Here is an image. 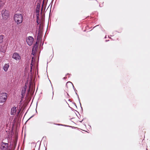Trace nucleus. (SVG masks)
<instances>
[{
    "mask_svg": "<svg viewBox=\"0 0 150 150\" xmlns=\"http://www.w3.org/2000/svg\"><path fill=\"white\" fill-rule=\"evenodd\" d=\"M13 58L19 61L21 59V57L19 54L17 53H14L13 55Z\"/></svg>",
    "mask_w": 150,
    "mask_h": 150,
    "instance_id": "39448f33",
    "label": "nucleus"
},
{
    "mask_svg": "<svg viewBox=\"0 0 150 150\" xmlns=\"http://www.w3.org/2000/svg\"><path fill=\"white\" fill-rule=\"evenodd\" d=\"M5 4L4 0H0V7H2Z\"/></svg>",
    "mask_w": 150,
    "mask_h": 150,
    "instance_id": "4468645a",
    "label": "nucleus"
},
{
    "mask_svg": "<svg viewBox=\"0 0 150 150\" xmlns=\"http://www.w3.org/2000/svg\"><path fill=\"white\" fill-rule=\"evenodd\" d=\"M66 86L67 88H70L73 86V84L71 82L69 81L66 83Z\"/></svg>",
    "mask_w": 150,
    "mask_h": 150,
    "instance_id": "1a4fd4ad",
    "label": "nucleus"
},
{
    "mask_svg": "<svg viewBox=\"0 0 150 150\" xmlns=\"http://www.w3.org/2000/svg\"><path fill=\"white\" fill-rule=\"evenodd\" d=\"M53 93H51L50 94L48 95L47 96V98L49 100H52L53 98Z\"/></svg>",
    "mask_w": 150,
    "mask_h": 150,
    "instance_id": "f8f14e48",
    "label": "nucleus"
},
{
    "mask_svg": "<svg viewBox=\"0 0 150 150\" xmlns=\"http://www.w3.org/2000/svg\"><path fill=\"white\" fill-rule=\"evenodd\" d=\"M34 40V38L32 37L29 36L27 38L26 42L28 45L31 46L33 44Z\"/></svg>",
    "mask_w": 150,
    "mask_h": 150,
    "instance_id": "20e7f679",
    "label": "nucleus"
},
{
    "mask_svg": "<svg viewBox=\"0 0 150 150\" xmlns=\"http://www.w3.org/2000/svg\"><path fill=\"white\" fill-rule=\"evenodd\" d=\"M33 57H32V61H31V63L30 64V67H31V70H30V71H32V66H33Z\"/></svg>",
    "mask_w": 150,
    "mask_h": 150,
    "instance_id": "6ab92c4d",
    "label": "nucleus"
},
{
    "mask_svg": "<svg viewBox=\"0 0 150 150\" xmlns=\"http://www.w3.org/2000/svg\"><path fill=\"white\" fill-rule=\"evenodd\" d=\"M27 86L25 85L22 89L21 92L22 98H23L24 96H25V92L26 91V89L27 88Z\"/></svg>",
    "mask_w": 150,
    "mask_h": 150,
    "instance_id": "6e6552de",
    "label": "nucleus"
},
{
    "mask_svg": "<svg viewBox=\"0 0 150 150\" xmlns=\"http://www.w3.org/2000/svg\"><path fill=\"white\" fill-rule=\"evenodd\" d=\"M36 51V50H35L32 49V54L33 55H34L35 54Z\"/></svg>",
    "mask_w": 150,
    "mask_h": 150,
    "instance_id": "a211bd4d",
    "label": "nucleus"
},
{
    "mask_svg": "<svg viewBox=\"0 0 150 150\" xmlns=\"http://www.w3.org/2000/svg\"><path fill=\"white\" fill-rule=\"evenodd\" d=\"M39 14H36V17H37V23L38 24H40V19L39 18Z\"/></svg>",
    "mask_w": 150,
    "mask_h": 150,
    "instance_id": "dca6fc26",
    "label": "nucleus"
},
{
    "mask_svg": "<svg viewBox=\"0 0 150 150\" xmlns=\"http://www.w3.org/2000/svg\"><path fill=\"white\" fill-rule=\"evenodd\" d=\"M38 44L37 42H36L35 43V44L34 45V46L33 47V49H34V50H37V48H38Z\"/></svg>",
    "mask_w": 150,
    "mask_h": 150,
    "instance_id": "2eb2a0df",
    "label": "nucleus"
},
{
    "mask_svg": "<svg viewBox=\"0 0 150 150\" xmlns=\"http://www.w3.org/2000/svg\"><path fill=\"white\" fill-rule=\"evenodd\" d=\"M3 35H0V43H1L3 40Z\"/></svg>",
    "mask_w": 150,
    "mask_h": 150,
    "instance_id": "f3484780",
    "label": "nucleus"
},
{
    "mask_svg": "<svg viewBox=\"0 0 150 150\" xmlns=\"http://www.w3.org/2000/svg\"><path fill=\"white\" fill-rule=\"evenodd\" d=\"M9 67L8 64H6L3 67V69L5 71H7Z\"/></svg>",
    "mask_w": 150,
    "mask_h": 150,
    "instance_id": "9d476101",
    "label": "nucleus"
},
{
    "mask_svg": "<svg viewBox=\"0 0 150 150\" xmlns=\"http://www.w3.org/2000/svg\"><path fill=\"white\" fill-rule=\"evenodd\" d=\"M18 109V108L14 107L11 109V115H15L16 111Z\"/></svg>",
    "mask_w": 150,
    "mask_h": 150,
    "instance_id": "423d86ee",
    "label": "nucleus"
},
{
    "mask_svg": "<svg viewBox=\"0 0 150 150\" xmlns=\"http://www.w3.org/2000/svg\"><path fill=\"white\" fill-rule=\"evenodd\" d=\"M40 5H38L37 6L36 9V10H35V12H36V14L39 15V12H40Z\"/></svg>",
    "mask_w": 150,
    "mask_h": 150,
    "instance_id": "9b49d317",
    "label": "nucleus"
},
{
    "mask_svg": "<svg viewBox=\"0 0 150 150\" xmlns=\"http://www.w3.org/2000/svg\"><path fill=\"white\" fill-rule=\"evenodd\" d=\"M29 91H30V89H28V93H27V94H28L29 93Z\"/></svg>",
    "mask_w": 150,
    "mask_h": 150,
    "instance_id": "aec40b11",
    "label": "nucleus"
},
{
    "mask_svg": "<svg viewBox=\"0 0 150 150\" xmlns=\"http://www.w3.org/2000/svg\"><path fill=\"white\" fill-rule=\"evenodd\" d=\"M1 14L3 19H6L9 16V12L6 9H4L2 11Z\"/></svg>",
    "mask_w": 150,
    "mask_h": 150,
    "instance_id": "7ed1b4c3",
    "label": "nucleus"
},
{
    "mask_svg": "<svg viewBox=\"0 0 150 150\" xmlns=\"http://www.w3.org/2000/svg\"><path fill=\"white\" fill-rule=\"evenodd\" d=\"M8 144L4 143L1 147V150H8Z\"/></svg>",
    "mask_w": 150,
    "mask_h": 150,
    "instance_id": "0eeeda50",
    "label": "nucleus"
},
{
    "mask_svg": "<svg viewBox=\"0 0 150 150\" xmlns=\"http://www.w3.org/2000/svg\"><path fill=\"white\" fill-rule=\"evenodd\" d=\"M90 3L91 4L94 5L97 3V1L96 0H91Z\"/></svg>",
    "mask_w": 150,
    "mask_h": 150,
    "instance_id": "ddd939ff",
    "label": "nucleus"
},
{
    "mask_svg": "<svg viewBox=\"0 0 150 150\" xmlns=\"http://www.w3.org/2000/svg\"><path fill=\"white\" fill-rule=\"evenodd\" d=\"M76 1H79V0H76Z\"/></svg>",
    "mask_w": 150,
    "mask_h": 150,
    "instance_id": "4be33fe9",
    "label": "nucleus"
},
{
    "mask_svg": "<svg viewBox=\"0 0 150 150\" xmlns=\"http://www.w3.org/2000/svg\"><path fill=\"white\" fill-rule=\"evenodd\" d=\"M7 98V94L6 93H0V103L5 102Z\"/></svg>",
    "mask_w": 150,
    "mask_h": 150,
    "instance_id": "f03ea898",
    "label": "nucleus"
},
{
    "mask_svg": "<svg viewBox=\"0 0 150 150\" xmlns=\"http://www.w3.org/2000/svg\"><path fill=\"white\" fill-rule=\"evenodd\" d=\"M14 19L17 24L21 23L23 21V16L21 14H16L14 16Z\"/></svg>",
    "mask_w": 150,
    "mask_h": 150,
    "instance_id": "f257e3e1",
    "label": "nucleus"
},
{
    "mask_svg": "<svg viewBox=\"0 0 150 150\" xmlns=\"http://www.w3.org/2000/svg\"><path fill=\"white\" fill-rule=\"evenodd\" d=\"M66 78H67V77H64V79H66Z\"/></svg>",
    "mask_w": 150,
    "mask_h": 150,
    "instance_id": "412c9836",
    "label": "nucleus"
}]
</instances>
